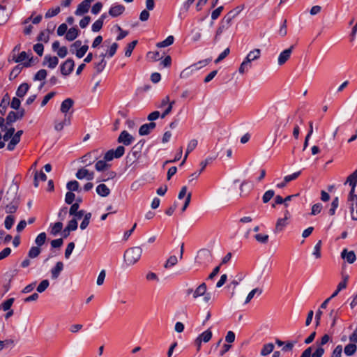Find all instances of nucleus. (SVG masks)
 <instances>
[{"mask_svg":"<svg viewBox=\"0 0 357 357\" xmlns=\"http://www.w3.org/2000/svg\"><path fill=\"white\" fill-rule=\"evenodd\" d=\"M15 301L14 298H10L7 299L6 301H3L1 306V308L3 309L4 311H8L10 309L11 306L13 305V303Z\"/></svg>","mask_w":357,"mask_h":357,"instance_id":"obj_47","label":"nucleus"},{"mask_svg":"<svg viewBox=\"0 0 357 357\" xmlns=\"http://www.w3.org/2000/svg\"><path fill=\"white\" fill-rule=\"evenodd\" d=\"M134 141V137L126 130H123L119 135L117 142L125 146L130 145Z\"/></svg>","mask_w":357,"mask_h":357,"instance_id":"obj_10","label":"nucleus"},{"mask_svg":"<svg viewBox=\"0 0 357 357\" xmlns=\"http://www.w3.org/2000/svg\"><path fill=\"white\" fill-rule=\"evenodd\" d=\"M99 158L98 151L97 149L88 152L82 157V162L85 164L86 166L91 165Z\"/></svg>","mask_w":357,"mask_h":357,"instance_id":"obj_5","label":"nucleus"},{"mask_svg":"<svg viewBox=\"0 0 357 357\" xmlns=\"http://www.w3.org/2000/svg\"><path fill=\"white\" fill-rule=\"evenodd\" d=\"M63 269V264L61 261H58L54 267L51 269L52 278L56 280L59 278L61 272Z\"/></svg>","mask_w":357,"mask_h":357,"instance_id":"obj_21","label":"nucleus"},{"mask_svg":"<svg viewBox=\"0 0 357 357\" xmlns=\"http://www.w3.org/2000/svg\"><path fill=\"white\" fill-rule=\"evenodd\" d=\"M274 349V344L273 343H268L265 344L261 350V355L263 356H267L270 354Z\"/></svg>","mask_w":357,"mask_h":357,"instance_id":"obj_33","label":"nucleus"},{"mask_svg":"<svg viewBox=\"0 0 357 357\" xmlns=\"http://www.w3.org/2000/svg\"><path fill=\"white\" fill-rule=\"evenodd\" d=\"M261 54V50L259 49H255L254 50L250 52L247 56L245 57V60H247L248 62L251 63L252 61H255L258 59L260 57Z\"/></svg>","mask_w":357,"mask_h":357,"instance_id":"obj_25","label":"nucleus"},{"mask_svg":"<svg viewBox=\"0 0 357 357\" xmlns=\"http://www.w3.org/2000/svg\"><path fill=\"white\" fill-rule=\"evenodd\" d=\"M255 240L262 244H266L268 243L269 239V236L268 234H257L255 235Z\"/></svg>","mask_w":357,"mask_h":357,"instance_id":"obj_44","label":"nucleus"},{"mask_svg":"<svg viewBox=\"0 0 357 357\" xmlns=\"http://www.w3.org/2000/svg\"><path fill=\"white\" fill-rule=\"evenodd\" d=\"M252 67V64L247 61V60H244L241 64L238 71L241 74H244L248 72L249 69Z\"/></svg>","mask_w":357,"mask_h":357,"instance_id":"obj_46","label":"nucleus"},{"mask_svg":"<svg viewBox=\"0 0 357 357\" xmlns=\"http://www.w3.org/2000/svg\"><path fill=\"white\" fill-rule=\"evenodd\" d=\"M211 61V58H208L190 66V67L183 70L181 73V77H185L188 74L194 70H199L204 66H206Z\"/></svg>","mask_w":357,"mask_h":357,"instance_id":"obj_3","label":"nucleus"},{"mask_svg":"<svg viewBox=\"0 0 357 357\" xmlns=\"http://www.w3.org/2000/svg\"><path fill=\"white\" fill-rule=\"evenodd\" d=\"M75 63L72 59H68L61 66V73L62 75L66 76L70 75L74 69Z\"/></svg>","mask_w":357,"mask_h":357,"instance_id":"obj_11","label":"nucleus"},{"mask_svg":"<svg viewBox=\"0 0 357 357\" xmlns=\"http://www.w3.org/2000/svg\"><path fill=\"white\" fill-rule=\"evenodd\" d=\"M63 223L61 222H57L53 225H51L50 233L53 236H56L62 229Z\"/></svg>","mask_w":357,"mask_h":357,"instance_id":"obj_36","label":"nucleus"},{"mask_svg":"<svg viewBox=\"0 0 357 357\" xmlns=\"http://www.w3.org/2000/svg\"><path fill=\"white\" fill-rule=\"evenodd\" d=\"M61 11L60 7L56 6V8H50L45 13V18H51L54 16L57 15Z\"/></svg>","mask_w":357,"mask_h":357,"instance_id":"obj_41","label":"nucleus"},{"mask_svg":"<svg viewBox=\"0 0 357 357\" xmlns=\"http://www.w3.org/2000/svg\"><path fill=\"white\" fill-rule=\"evenodd\" d=\"M349 183L351 187H356L357 184V169H356L351 175H349L344 184Z\"/></svg>","mask_w":357,"mask_h":357,"instance_id":"obj_30","label":"nucleus"},{"mask_svg":"<svg viewBox=\"0 0 357 357\" xmlns=\"http://www.w3.org/2000/svg\"><path fill=\"white\" fill-rule=\"evenodd\" d=\"M137 44V40H133L131 43L128 44L126 49V52H125L126 56L129 57L131 56L132 52Z\"/></svg>","mask_w":357,"mask_h":357,"instance_id":"obj_45","label":"nucleus"},{"mask_svg":"<svg viewBox=\"0 0 357 357\" xmlns=\"http://www.w3.org/2000/svg\"><path fill=\"white\" fill-rule=\"evenodd\" d=\"M147 56L151 59L153 61H159L162 59V56L160 55L159 52H149L147 54Z\"/></svg>","mask_w":357,"mask_h":357,"instance_id":"obj_61","label":"nucleus"},{"mask_svg":"<svg viewBox=\"0 0 357 357\" xmlns=\"http://www.w3.org/2000/svg\"><path fill=\"white\" fill-rule=\"evenodd\" d=\"M50 282L47 280H43L40 282V283L37 287V291L39 293H42L46 290V289L49 287Z\"/></svg>","mask_w":357,"mask_h":357,"instance_id":"obj_55","label":"nucleus"},{"mask_svg":"<svg viewBox=\"0 0 357 357\" xmlns=\"http://www.w3.org/2000/svg\"><path fill=\"white\" fill-rule=\"evenodd\" d=\"M96 192L101 197H107L110 193V190L105 184H100L96 187Z\"/></svg>","mask_w":357,"mask_h":357,"instance_id":"obj_26","label":"nucleus"},{"mask_svg":"<svg viewBox=\"0 0 357 357\" xmlns=\"http://www.w3.org/2000/svg\"><path fill=\"white\" fill-rule=\"evenodd\" d=\"M79 30L77 27H71L68 30L65 37L68 41H73L79 36Z\"/></svg>","mask_w":357,"mask_h":357,"instance_id":"obj_23","label":"nucleus"},{"mask_svg":"<svg viewBox=\"0 0 357 357\" xmlns=\"http://www.w3.org/2000/svg\"><path fill=\"white\" fill-rule=\"evenodd\" d=\"M298 194L289 195L283 199L280 195H277L275 198V203L276 204H284L286 207L288 206L287 200H291L293 197H297Z\"/></svg>","mask_w":357,"mask_h":357,"instance_id":"obj_27","label":"nucleus"},{"mask_svg":"<svg viewBox=\"0 0 357 357\" xmlns=\"http://www.w3.org/2000/svg\"><path fill=\"white\" fill-rule=\"evenodd\" d=\"M125 6L121 4L113 5L109 10V14L113 17H116L121 15L125 11Z\"/></svg>","mask_w":357,"mask_h":357,"instance_id":"obj_18","label":"nucleus"},{"mask_svg":"<svg viewBox=\"0 0 357 357\" xmlns=\"http://www.w3.org/2000/svg\"><path fill=\"white\" fill-rule=\"evenodd\" d=\"M10 95L8 93H6L3 96V97L1 101V103H0V113L1 114H3V115L5 114L7 107L10 104Z\"/></svg>","mask_w":357,"mask_h":357,"instance_id":"obj_22","label":"nucleus"},{"mask_svg":"<svg viewBox=\"0 0 357 357\" xmlns=\"http://www.w3.org/2000/svg\"><path fill=\"white\" fill-rule=\"evenodd\" d=\"M19 200L17 188L15 187H10L4 196L3 203L18 202Z\"/></svg>","mask_w":357,"mask_h":357,"instance_id":"obj_8","label":"nucleus"},{"mask_svg":"<svg viewBox=\"0 0 357 357\" xmlns=\"http://www.w3.org/2000/svg\"><path fill=\"white\" fill-rule=\"evenodd\" d=\"M47 235L45 232H42L39 234L35 239V243L37 245V247L40 248L42 246L46 241Z\"/></svg>","mask_w":357,"mask_h":357,"instance_id":"obj_39","label":"nucleus"},{"mask_svg":"<svg viewBox=\"0 0 357 357\" xmlns=\"http://www.w3.org/2000/svg\"><path fill=\"white\" fill-rule=\"evenodd\" d=\"M106 63H107L106 61L103 59H101L100 62L95 63L94 68L96 70V73H101L105 68Z\"/></svg>","mask_w":357,"mask_h":357,"instance_id":"obj_51","label":"nucleus"},{"mask_svg":"<svg viewBox=\"0 0 357 357\" xmlns=\"http://www.w3.org/2000/svg\"><path fill=\"white\" fill-rule=\"evenodd\" d=\"M110 165L107 163V161L103 160H98L95 165L96 169L98 172H102L107 169Z\"/></svg>","mask_w":357,"mask_h":357,"instance_id":"obj_34","label":"nucleus"},{"mask_svg":"<svg viewBox=\"0 0 357 357\" xmlns=\"http://www.w3.org/2000/svg\"><path fill=\"white\" fill-rule=\"evenodd\" d=\"M324 354V349L321 347H319L314 353L312 354V347L307 348L300 357H321Z\"/></svg>","mask_w":357,"mask_h":357,"instance_id":"obj_12","label":"nucleus"},{"mask_svg":"<svg viewBox=\"0 0 357 357\" xmlns=\"http://www.w3.org/2000/svg\"><path fill=\"white\" fill-rule=\"evenodd\" d=\"M348 280L349 275H343L342 280L337 284V287L338 291H341L347 287Z\"/></svg>","mask_w":357,"mask_h":357,"instance_id":"obj_60","label":"nucleus"},{"mask_svg":"<svg viewBox=\"0 0 357 357\" xmlns=\"http://www.w3.org/2000/svg\"><path fill=\"white\" fill-rule=\"evenodd\" d=\"M29 89V85L25 82L22 83L18 86L17 91H16V96L18 98H23L26 94Z\"/></svg>","mask_w":357,"mask_h":357,"instance_id":"obj_24","label":"nucleus"},{"mask_svg":"<svg viewBox=\"0 0 357 357\" xmlns=\"http://www.w3.org/2000/svg\"><path fill=\"white\" fill-rule=\"evenodd\" d=\"M342 259H345L348 263L352 264L356 259V257L354 251H348L347 249H344L341 253Z\"/></svg>","mask_w":357,"mask_h":357,"instance_id":"obj_19","label":"nucleus"},{"mask_svg":"<svg viewBox=\"0 0 357 357\" xmlns=\"http://www.w3.org/2000/svg\"><path fill=\"white\" fill-rule=\"evenodd\" d=\"M22 68L20 66H16L10 72L9 79L12 80L15 79L21 72Z\"/></svg>","mask_w":357,"mask_h":357,"instance_id":"obj_63","label":"nucleus"},{"mask_svg":"<svg viewBox=\"0 0 357 357\" xmlns=\"http://www.w3.org/2000/svg\"><path fill=\"white\" fill-rule=\"evenodd\" d=\"M41 250L37 246L31 247L28 252V257L29 258H36L40 254Z\"/></svg>","mask_w":357,"mask_h":357,"instance_id":"obj_43","label":"nucleus"},{"mask_svg":"<svg viewBox=\"0 0 357 357\" xmlns=\"http://www.w3.org/2000/svg\"><path fill=\"white\" fill-rule=\"evenodd\" d=\"M49 33L46 31H41L37 37L38 41H43L45 43H47L49 41Z\"/></svg>","mask_w":357,"mask_h":357,"instance_id":"obj_62","label":"nucleus"},{"mask_svg":"<svg viewBox=\"0 0 357 357\" xmlns=\"http://www.w3.org/2000/svg\"><path fill=\"white\" fill-rule=\"evenodd\" d=\"M356 350L357 346L355 344L350 343L344 347V352L347 356H351L356 352Z\"/></svg>","mask_w":357,"mask_h":357,"instance_id":"obj_31","label":"nucleus"},{"mask_svg":"<svg viewBox=\"0 0 357 357\" xmlns=\"http://www.w3.org/2000/svg\"><path fill=\"white\" fill-rule=\"evenodd\" d=\"M38 178L43 181H45L47 180V176L43 172H40L39 174H38L36 172L35 174V176H34V186L35 187L38 186Z\"/></svg>","mask_w":357,"mask_h":357,"instance_id":"obj_49","label":"nucleus"},{"mask_svg":"<svg viewBox=\"0 0 357 357\" xmlns=\"http://www.w3.org/2000/svg\"><path fill=\"white\" fill-rule=\"evenodd\" d=\"M23 134L22 130H18L11 138L10 141L7 145V149L13 151L16 145L20 142L21 135Z\"/></svg>","mask_w":357,"mask_h":357,"instance_id":"obj_16","label":"nucleus"},{"mask_svg":"<svg viewBox=\"0 0 357 357\" xmlns=\"http://www.w3.org/2000/svg\"><path fill=\"white\" fill-rule=\"evenodd\" d=\"M59 63V59L54 56H52L51 55H45V57H44V61H43V65L45 66V65H47V66L50 68H56V66L58 65Z\"/></svg>","mask_w":357,"mask_h":357,"instance_id":"obj_17","label":"nucleus"},{"mask_svg":"<svg viewBox=\"0 0 357 357\" xmlns=\"http://www.w3.org/2000/svg\"><path fill=\"white\" fill-rule=\"evenodd\" d=\"M6 207V211L7 213H14L17 211L19 206V201H15L14 202L3 203Z\"/></svg>","mask_w":357,"mask_h":357,"instance_id":"obj_28","label":"nucleus"},{"mask_svg":"<svg viewBox=\"0 0 357 357\" xmlns=\"http://www.w3.org/2000/svg\"><path fill=\"white\" fill-rule=\"evenodd\" d=\"M293 48L294 46L292 45L289 48L284 50L280 54L278 60V64L280 66L283 65L288 61V59L290 58Z\"/></svg>","mask_w":357,"mask_h":357,"instance_id":"obj_15","label":"nucleus"},{"mask_svg":"<svg viewBox=\"0 0 357 357\" xmlns=\"http://www.w3.org/2000/svg\"><path fill=\"white\" fill-rule=\"evenodd\" d=\"M70 123V117H68V118L65 117L64 120L63 121H61V122H55L54 129L56 131H61V130H63V128L65 125H69Z\"/></svg>","mask_w":357,"mask_h":357,"instance_id":"obj_38","label":"nucleus"},{"mask_svg":"<svg viewBox=\"0 0 357 357\" xmlns=\"http://www.w3.org/2000/svg\"><path fill=\"white\" fill-rule=\"evenodd\" d=\"M212 332L210 329H208L206 331H205L204 332H203L202 333H201L198 337L197 338H199V340H201V341L202 342H208L211 340V339L212 338Z\"/></svg>","mask_w":357,"mask_h":357,"instance_id":"obj_32","label":"nucleus"},{"mask_svg":"<svg viewBox=\"0 0 357 357\" xmlns=\"http://www.w3.org/2000/svg\"><path fill=\"white\" fill-rule=\"evenodd\" d=\"M178 262L177 257L174 255L170 256L168 259L167 260L165 268H169L174 265H176Z\"/></svg>","mask_w":357,"mask_h":357,"instance_id":"obj_52","label":"nucleus"},{"mask_svg":"<svg viewBox=\"0 0 357 357\" xmlns=\"http://www.w3.org/2000/svg\"><path fill=\"white\" fill-rule=\"evenodd\" d=\"M47 70L45 69H41L38 70L36 74L34 75L33 79L35 81L39 80L42 81L44 80L47 76Z\"/></svg>","mask_w":357,"mask_h":357,"instance_id":"obj_50","label":"nucleus"},{"mask_svg":"<svg viewBox=\"0 0 357 357\" xmlns=\"http://www.w3.org/2000/svg\"><path fill=\"white\" fill-rule=\"evenodd\" d=\"M125 153V148L123 146H119L115 150L110 149L106 152L104 155V159L106 161H111L114 158H119L123 155Z\"/></svg>","mask_w":357,"mask_h":357,"instance_id":"obj_4","label":"nucleus"},{"mask_svg":"<svg viewBox=\"0 0 357 357\" xmlns=\"http://www.w3.org/2000/svg\"><path fill=\"white\" fill-rule=\"evenodd\" d=\"M256 293H258V294L260 295L262 293V290L259 288H255V289H252L248 294V295L245 299V303H248L252 300V298L254 297V296Z\"/></svg>","mask_w":357,"mask_h":357,"instance_id":"obj_58","label":"nucleus"},{"mask_svg":"<svg viewBox=\"0 0 357 357\" xmlns=\"http://www.w3.org/2000/svg\"><path fill=\"white\" fill-rule=\"evenodd\" d=\"M94 0H84L82 1L78 6L75 12V14L76 15H82L85 13H86L90 8L91 3Z\"/></svg>","mask_w":357,"mask_h":357,"instance_id":"obj_9","label":"nucleus"},{"mask_svg":"<svg viewBox=\"0 0 357 357\" xmlns=\"http://www.w3.org/2000/svg\"><path fill=\"white\" fill-rule=\"evenodd\" d=\"M75 176L78 179L80 180L86 178L88 181H91L94 178V173L93 172H89L85 168H81L78 169Z\"/></svg>","mask_w":357,"mask_h":357,"instance_id":"obj_13","label":"nucleus"},{"mask_svg":"<svg viewBox=\"0 0 357 357\" xmlns=\"http://www.w3.org/2000/svg\"><path fill=\"white\" fill-rule=\"evenodd\" d=\"M287 225V222L285 219L279 218L276 222L275 231L278 232L282 231Z\"/></svg>","mask_w":357,"mask_h":357,"instance_id":"obj_48","label":"nucleus"},{"mask_svg":"<svg viewBox=\"0 0 357 357\" xmlns=\"http://www.w3.org/2000/svg\"><path fill=\"white\" fill-rule=\"evenodd\" d=\"M89 49V46L86 45H84L82 47H80L78 50L76 51V56L78 58H82L84 54L86 53L87 50Z\"/></svg>","mask_w":357,"mask_h":357,"instance_id":"obj_57","label":"nucleus"},{"mask_svg":"<svg viewBox=\"0 0 357 357\" xmlns=\"http://www.w3.org/2000/svg\"><path fill=\"white\" fill-rule=\"evenodd\" d=\"M197 144H198L197 140H196V139L190 140L188 144V146L186 149V152H185V155H188L189 153H191L197 147Z\"/></svg>","mask_w":357,"mask_h":357,"instance_id":"obj_53","label":"nucleus"},{"mask_svg":"<svg viewBox=\"0 0 357 357\" xmlns=\"http://www.w3.org/2000/svg\"><path fill=\"white\" fill-rule=\"evenodd\" d=\"M231 22L228 20V19H227L225 17H224L222 19V20L219 24V26L218 27V29L216 30L215 35L214 36V43H215L219 40L220 36L225 30L228 29V28L231 26Z\"/></svg>","mask_w":357,"mask_h":357,"instance_id":"obj_6","label":"nucleus"},{"mask_svg":"<svg viewBox=\"0 0 357 357\" xmlns=\"http://www.w3.org/2000/svg\"><path fill=\"white\" fill-rule=\"evenodd\" d=\"M195 259L197 264L206 266L212 261L211 252L208 249H201L198 251Z\"/></svg>","mask_w":357,"mask_h":357,"instance_id":"obj_2","label":"nucleus"},{"mask_svg":"<svg viewBox=\"0 0 357 357\" xmlns=\"http://www.w3.org/2000/svg\"><path fill=\"white\" fill-rule=\"evenodd\" d=\"M66 188L68 190L70 191H77V192H79L80 190H79V184L78 183V181L74 180V181H69L67 185H66Z\"/></svg>","mask_w":357,"mask_h":357,"instance_id":"obj_40","label":"nucleus"},{"mask_svg":"<svg viewBox=\"0 0 357 357\" xmlns=\"http://www.w3.org/2000/svg\"><path fill=\"white\" fill-rule=\"evenodd\" d=\"M6 120L7 125L12 124L13 123L18 120V113H16L15 112L13 111H10L8 113Z\"/></svg>","mask_w":357,"mask_h":357,"instance_id":"obj_37","label":"nucleus"},{"mask_svg":"<svg viewBox=\"0 0 357 357\" xmlns=\"http://www.w3.org/2000/svg\"><path fill=\"white\" fill-rule=\"evenodd\" d=\"M174 41V38L173 36H169L165 40H164L162 42H160V43H158L156 46L158 47H167V46H169L171 45L172 44H173Z\"/></svg>","mask_w":357,"mask_h":357,"instance_id":"obj_35","label":"nucleus"},{"mask_svg":"<svg viewBox=\"0 0 357 357\" xmlns=\"http://www.w3.org/2000/svg\"><path fill=\"white\" fill-rule=\"evenodd\" d=\"M206 291V285L204 282L202 283L194 291L193 297L195 298L203 296Z\"/></svg>","mask_w":357,"mask_h":357,"instance_id":"obj_29","label":"nucleus"},{"mask_svg":"<svg viewBox=\"0 0 357 357\" xmlns=\"http://www.w3.org/2000/svg\"><path fill=\"white\" fill-rule=\"evenodd\" d=\"M339 206V198L337 197H335L331 205V208L328 211V213L330 215H333L335 213L336 209Z\"/></svg>","mask_w":357,"mask_h":357,"instance_id":"obj_42","label":"nucleus"},{"mask_svg":"<svg viewBox=\"0 0 357 357\" xmlns=\"http://www.w3.org/2000/svg\"><path fill=\"white\" fill-rule=\"evenodd\" d=\"M142 254L141 247H132L128 249L124 253V260L129 266L134 265L140 259Z\"/></svg>","mask_w":357,"mask_h":357,"instance_id":"obj_1","label":"nucleus"},{"mask_svg":"<svg viewBox=\"0 0 357 357\" xmlns=\"http://www.w3.org/2000/svg\"><path fill=\"white\" fill-rule=\"evenodd\" d=\"M245 8L243 4L236 6L233 10H230L227 15L225 16L228 20L230 22L232 21L234 18H235Z\"/></svg>","mask_w":357,"mask_h":357,"instance_id":"obj_20","label":"nucleus"},{"mask_svg":"<svg viewBox=\"0 0 357 357\" xmlns=\"http://www.w3.org/2000/svg\"><path fill=\"white\" fill-rule=\"evenodd\" d=\"M74 100L72 98H66L64 100L61 105L60 110L65 114V117L68 118L67 114L69 110L73 107Z\"/></svg>","mask_w":357,"mask_h":357,"instance_id":"obj_14","label":"nucleus"},{"mask_svg":"<svg viewBox=\"0 0 357 357\" xmlns=\"http://www.w3.org/2000/svg\"><path fill=\"white\" fill-rule=\"evenodd\" d=\"M151 129L147 123L143 124L139 129V134L141 136L147 135L151 132Z\"/></svg>","mask_w":357,"mask_h":357,"instance_id":"obj_59","label":"nucleus"},{"mask_svg":"<svg viewBox=\"0 0 357 357\" xmlns=\"http://www.w3.org/2000/svg\"><path fill=\"white\" fill-rule=\"evenodd\" d=\"M275 192L273 190H267L262 197L264 203H268L274 196Z\"/></svg>","mask_w":357,"mask_h":357,"instance_id":"obj_54","label":"nucleus"},{"mask_svg":"<svg viewBox=\"0 0 357 357\" xmlns=\"http://www.w3.org/2000/svg\"><path fill=\"white\" fill-rule=\"evenodd\" d=\"M33 49L34 52L41 56L43 54L44 46L42 43H36L33 45Z\"/></svg>","mask_w":357,"mask_h":357,"instance_id":"obj_64","label":"nucleus"},{"mask_svg":"<svg viewBox=\"0 0 357 357\" xmlns=\"http://www.w3.org/2000/svg\"><path fill=\"white\" fill-rule=\"evenodd\" d=\"M321 241H319L314 248V251L312 255L317 258L319 259L321 257Z\"/></svg>","mask_w":357,"mask_h":357,"instance_id":"obj_56","label":"nucleus"},{"mask_svg":"<svg viewBox=\"0 0 357 357\" xmlns=\"http://www.w3.org/2000/svg\"><path fill=\"white\" fill-rule=\"evenodd\" d=\"M347 202L349 205L351 219L357 220V195L348 196Z\"/></svg>","mask_w":357,"mask_h":357,"instance_id":"obj_7","label":"nucleus"}]
</instances>
